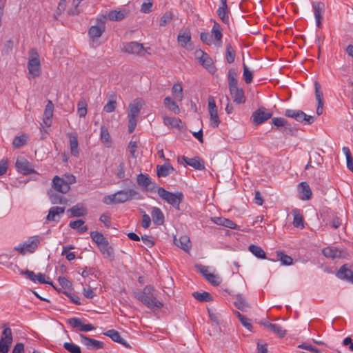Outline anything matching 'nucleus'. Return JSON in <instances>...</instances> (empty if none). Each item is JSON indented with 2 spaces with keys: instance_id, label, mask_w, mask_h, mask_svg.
Wrapping results in <instances>:
<instances>
[{
  "instance_id": "nucleus-32",
  "label": "nucleus",
  "mask_w": 353,
  "mask_h": 353,
  "mask_svg": "<svg viewBox=\"0 0 353 353\" xmlns=\"http://www.w3.org/2000/svg\"><path fill=\"white\" fill-rule=\"evenodd\" d=\"M292 213L294 216L293 219V225L295 228H304V222H303V217L302 214L301 213L300 210L298 209H294L292 211Z\"/></svg>"
},
{
  "instance_id": "nucleus-48",
  "label": "nucleus",
  "mask_w": 353,
  "mask_h": 353,
  "mask_svg": "<svg viewBox=\"0 0 353 353\" xmlns=\"http://www.w3.org/2000/svg\"><path fill=\"white\" fill-rule=\"evenodd\" d=\"M199 63L210 72L214 68L212 59L206 54L204 57L199 61Z\"/></svg>"
},
{
  "instance_id": "nucleus-38",
  "label": "nucleus",
  "mask_w": 353,
  "mask_h": 353,
  "mask_svg": "<svg viewBox=\"0 0 353 353\" xmlns=\"http://www.w3.org/2000/svg\"><path fill=\"white\" fill-rule=\"evenodd\" d=\"M234 305L239 310L243 312H245L250 307L249 304L241 294L236 296Z\"/></svg>"
},
{
  "instance_id": "nucleus-8",
  "label": "nucleus",
  "mask_w": 353,
  "mask_h": 353,
  "mask_svg": "<svg viewBox=\"0 0 353 353\" xmlns=\"http://www.w3.org/2000/svg\"><path fill=\"white\" fill-rule=\"evenodd\" d=\"M272 116V111L267 110L264 107H261L252 113L251 119L254 125H258L270 119Z\"/></svg>"
},
{
  "instance_id": "nucleus-33",
  "label": "nucleus",
  "mask_w": 353,
  "mask_h": 353,
  "mask_svg": "<svg viewBox=\"0 0 353 353\" xmlns=\"http://www.w3.org/2000/svg\"><path fill=\"white\" fill-rule=\"evenodd\" d=\"M99 248L105 257L109 259L110 261L114 259V249L110 245L108 241H107V245H101L99 246Z\"/></svg>"
},
{
  "instance_id": "nucleus-12",
  "label": "nucleus",
  "mask_w": 353,
  "mask_h": 353,
  "mask_svg": "<svg viewBox=\"0 0 353 353\" xmlns=\"http://www.w3.org/2000/svg\"><path fill=\"white\" fill-rule=\"evenodd\" d=\"M52 185L54 190L62 194H65L70 190V186L68 185L66 182H65V179L60 178L58 176H55L53 178Z\"/></svg>"
},
{
  "instance_id": "nucleus-57",
  "label": "nucleus",
  "mask_w": 353,
  "mask_h": 353,
  "mask_svg": "<svg viewBox=\"0 0 353 353\" xmlns=\"http://www.w3.org/2000/svg\"><path fill=\"white\" fill-rule=\"evenodd\" d=\"M271 327L272 328L270 329V330L273 332L274 334H277L279 337H284L285 336L287 332L280 325L273 324V325Z\"/></svg>"
},
{
  "instance_id": "nucleus-21",
  "label": "nucleus",
  "mask_w": 353,
  "mask_h": 353,
  "mask_svg": "<svg viewBox=\"0 0 353 353\" xmlns=\"http://www.w3.org/2000/svg\"><path fill=\"white\" fill-rule=\"evenodd\" d=\"M174 242L177 247L181 248L185 252H189L192 248L190 239L186 235L182 236L179 239L174 238Z\"/></svg>"
},
{
  "instance_id": "nucleus-23",
  "label": "nucleus",
  "mask_w": 353,
  "mask_h": 353,
  "mask_svg": "<svg viewBox=\"0 0 353 353\" xmlns=\"http://www.w3.org/2000/svg\"><path fill=\"white\" fill-rule=\"evenodd\" d=\"M104 334L109 336L113 341L119 343L127 348H131L130 345L120 335L119 332L114 330H108Z\"/></svg>"
},
{
  "instance_id": "nucleus-18",
  "label": "nucleus",
  "mask_w": 353,
  "mask_h": 353,
  "mask_svg": "<svg viewBox=\"0 0 353 353\" xmlns=\"http://www.w3.org/2000/svg\"><path fill=\"white\" fill-rule=\"evenodd\" d=\"M315 87V97L317 101V108H316V114L318 115H321L323 113V92L321 90V85L318 81L314 82Z\"/></svg>"
},
{
  "instance_id": "nucleus-62",
  "label": "nucleus",
  "mask_w": 353,
  "mask_h": 353,
  "mask_svg": "<svg viewBox=\"0 0 353 353\" xmlns=\"http://www.w3.org/2000/svg\"><path fill=\"white\" fill-rule=\"evenodd\" d=\"M141 212L143 213L141 225L143 228L147 229L151 224V219L143 210H141Z\"/></svg>"
},
{
  "instance_id": "nucleus-19",
  "label": "nucleus",
  "mask_w": 353,
  "mask_h": 353,
  "mask_svg": "<svg viewBox=\"0 0 353 353\" xmlns=\"http://www.w3.org/2000/svg\"><path fill=\"white\" fill-rule=\"evenodd\" d=\"M229 90L234 102L237 104H241L245 101L244 92L242 88L236 86L229 88Z\"/></svg>"
},
{
  "instance_id": "nucleus-58",
  "label": "nucleus",
  "mask_w": 353,
  "mask_h": 353,
  "mask_svg": "<svg viewBox=\"0 0 353 353\" xmlns=\"http://www.w3.org/2000/svg\"><path fill=\"white\" fill-rule=\"evenodd\" d=\"M115 174L120 179H123L125 177V163L123 161L119 163L116 169Z\"/></svg>"
},
{
  "instance_id": "nucleus-22",
  "label": "nucleus",
  "mask_w": 353,
  "mask_h": 353,
  "mask_svg": "<svg viewBox=\"0 0 353 353\" xmlns=\"http://www.w3.org/2000/svg\"><path fill=\"white\" fill-rule=\"evenodd\" d=\"M312 6L314 8V17L316 19V23L317 27H321V18L322 13L323 12L325 5L323 2H314L312 3Z\"/></svg>"
},
{
  "instance_id": "nucleus-60",
  "label": "nucleus",
  "mask_w": 353,
  "mask_h": 353,
  "mask_svg": "<svg viewBox=\"0 0 353 353\" xmlns=\"http://www.w3.org/2000/svg\"><path fill=\"white\" fill-rule=\"evenodd\" d=\"M172 19V13L170 12H166L161 17L159 25L161 26H165L168 23H169Z\"/></svg>"
},
{
  "instance_id": "nucleus-44",
  "label": "nucleus",
  "mask_w": 353,
  "mask_h": 353,
  "mask_svg": "<svg viewBox=\"0 0 353 353\" xmlns=\"http://www.w3.org/2000/svg\"><path fill=\"white\" fill-rule=\"evenodd\" d=\"M164 105L170 110L174 112L175 114H179V112H180V109L179 108V105L170 97H165L164 99Z\"/></svg>"
},
{
  "instance_id": "nucleus-59",
  "label": "nucleus",
  "mask_w": 353,
  "mask_h": 353,
  "mask_svg": "<svg viewBox=\"0 0 353 353\" xmlns=\"http://www.w3.org/2000/svg\"><path fill=\"white\" fill-rule=\"evenodd\" d=\"M243 80L247 84L250 83L252 81L253 75L252 72L249 70L245 64H243Z\"/></svg>"
},
{
  "instance_id": "nucleus-16",
  "label": "nucleus",
  "mask_w": 353,
  "mask_h": 353,
  "mask_svg": "<svg viewBox=\"0 0 353 353\" xmlns=\"http://www.w3.org/2000/svg\"><path fill=\"white\" fill-rule=\"evenodd\" d=\"M181 159L184 162L198 170H202L205 168L204 161L200 157H196L194 158H188L185 156H182Z\"/></svg>"
},
{
  "instance_id": "nucleus-26",
  "label": "nucleus",
  "mask_w": 353,
  "mask_h": 353,
  "mask_svg": "<svg viewBox=\"0 0 353 353\" xmlns=\"http://www.w3.org/2000/svg\"><path fill=\"white\" fill-rule=\"evenodd\" d=\"M177 41L182 47H186L191 41V33L190 30L188 28L181 30L177 37Z\"/></svg>"
},
{
  "instance_id": "nucleus-4",
  "label": "nucleus",
  "mask_w": 353,
  "mask_h": 353,
  "mask_svg": "<svg viewBox=\"0 0 353 353\" xmlns=\"http://www.w3.org/2000/svg\"><path fill=\"white\" fill-rule=\"evenodd\" d=\"M29 60L28 63V68L30 74L32 78L40 76L41 74V63L39 55L35 48H32L29 52Z\"/></svg>"
},
{
  "instance_id": "nucleus-56",
  "label": "nucleus",
  "mask_w": 353,
  "mask_h": 353,
  "mask_svg": "<svg viewBox=\"0 0 353 353\" xmlns=\"http://www.w3.org/2000/svg\"><path fill=\"white\" fill-rule=\"evenodd\" d=\"M63 347L70 353H81L80 347L72 343H65Z\"/></svg>"
},
{
  "instance_id": "nucleus-39",
  "label": "nucleus",
  "mask_w": 353,
  "mask_h": 353,
  "mask_svg": "<svg viewBox=\"0 0 353 353\" xmlns=\"http://www.w3.org/2000/svg\"><path fill=\"white\" fill-rule=\"evenodd\" d=\"M248 250L256 257L261 259H266V254L261 247L252 244L248 247Z\"/></svg>"
},
{
  "instance_id": "nucleus-61",
  "label": "nucleus",
  "mask_w": 353,
  "mask_h": 353,
  "mask_svg": "<svg viewBox=\"0 0 353 353\" xmlns=\"http://www.w3.org/2000/svg\"><path fill=\"white\" fill-rule=\"evenodd\" d=\"M26 143V137L25 136L16 137L13 141L12 145L14 148H19Z\"/></svg>"
},
{
  "instance_id": "nucleus-14",
  "label": "nucleus",
  "mask_w": 353,
  "mask_h": 353,
  "mask_svg": "<svg viewBox=\"0 0 353 353\" xmlns=\"http://www.w3.org/2000/svg\"><path fill=\"white\" fill-rule=\"evenodd\" d=\"M122 50L129 54H139L143 50V46L141 43L136 41L125 43Z\"/></svg>"
},
{
  "instance_id": "nucleus-1",
  "label": "nucleus",
  "mask_w": 353,
  "mask_h": 353,
  "mask_svg": "<svg viewBox=\"0 0 353 353\" xmlns=\"http://www.w3.org/2000/svg\"><path fill=\"white\" fill-rule=\"evenodd\" d=\"M140 193L134 189H124L119 190L114 194L105 196L103 202L105 204H119L123 203L133 199H141Z\"/></svg>"
},
{
  "instance_id": "nucleus-2",
  "label": "nucleus",
  "mask_w": 353,
  "mask_h": 353,
  "mask_svg": "<svg viewBox=\"0 0 353 353\" xmlns=\"http://www.w3.org/2000/svg\"><path fill=\"white\" fill-rule=\"evenodd\" d=\"M135 298L150 309H160L163 306L157 299L155 288L150 285H146L142 292L135 293Z\"/></svg>"
},
{
  "instance_id": "nucleus-46",
  "label": "nucleus",
  "mask_w": 353,
  "mask_h": 353,
  "mask_svg": "<svg viewBox=\"0 0 353 353\" xmlns=\"http://www.w3.org/2000/svg\"><path fill=\"white\" fill-rule=\"evenodd\" d=\"M236 52L231 44L228 43L225 47V59L228 63H232L234 61Z\"/></svg>"
},
{
  "instance_id": "nucleus-7",
  "label": "nucleus",
  "mask_w": 353,
  "mask_h": 353,
  "mask_svg": "<svg viewBox=\"0 0 353 353\" xmlns=\"http://www.w3.org/2000/svg\"><path fill=\"white\" fill-rule=\"evenodd\" d=\"M39 243V237L38 236H33L30 237L28 240L23 244L15 247L14 250L23 255L26 254L27 252L33 253L38 248Z\"/></svg>"
},
{
  "instance_id": "nucleus-49",
  "label": "nucleus",
  "mask_w": 353,
  "mask_h": 353,
  "mask_svg": "<svg viewBox=\"0 0 353 353\" xmlns=\"http://www.w3.org/2000/svg\"><path fill=\"white\" fill-rule=\"evenodd\" d=\"M100 137H101V141L107 145L108 146L110 145V143H111V137H110V135L108 132V130L107 129V128L104 125H102L101 127V134H100Z\"/></svg>"
},
{
  "instance_id": "nucleus-41",
  "label": "nucleus",
  "mask_w": 353,
  "mask_h": 353,
  "mask_svg": "<svg viewBox=\"0 0 353 353\" xmlns=\"http://www.w3.org/2000/svg\"><path fill=\"white\" fill-rule=\"evenodd\" d=\"M192 296L195 299L200 302H209L213 300L212 295L207 292H195L192 294Z\"/></svg>"
},
{
  "instance_id": "nucleus-51",
  "label": "nucleus",
  "mask_w": 353,
  "mask_h": 353,
  "mask_svg": "<svg viewBox=\"0 0 353 353\" xmlns=\"http://www.w3.org/2000/svg\"><path fill=\"white\" fill-rule=\"evenodd\" d=\"M323 255L327 258L335 259L340 256L339 252L337 249L331 248H325L323 250Z\"/></svg>"
},
{
  "instance_id": "nucleus-24",
  "label": "nucleus",
  "mask_w": 353,
  "mask_h": 353,
  "mask_svg": "<svg viewBox=\"0 0 353 353\" xmlns=\"http://www.w3.org/2000/svg\"><path fill=\"white\" fill-rule=\"evenodd\" d=\"M299 198L301 200H309L312 195V190L307 182L299 184Z\"/></svg>"
},
{
  "instance_id": "nucleus-20",
  "label": "nucleus",
  "mask_w": 353,
  "mask_h": 353,
  "mask_svg": "<svg viewBox=\"0 0 353 353\" xmlns=\"http://www.w3.org/2000/svg\"><path fill=\"white\" fill-rule=\"evenodd\" d=\"M65 212L64 207L54 206L52 207L48 212L46 219L48 221H59V215L63 214Z\"/></svg>"
},
{
  "instance_id": "nucleus-64",
  "label": "nucleus",
  "mask_w": 353,
  "mask_h": 353,
  "mask_svg": "<svg viewBox=\"0 0 353 353\" xmlns=\"http://www.w3.org/2000/svg\"><path fill=\"white\" fill-rule=\"evenodd\" d=\"M207 276L208 277L206 278V280L209 281L212 285L217 286L221 283V280L216 275L210 273Z\"/></svg>"
},
{
  "instance_id": "nucleus-47",
  "label": "nucleus",
  "mask_w": 353,
  "mask_h": 353,
  "mask_svg": "<svg viewBox=\"0 0 353 353\" xmlns=\"http://www.w3.org/2000/svg\"><path fill=\"white\" fill-rule=\"evenodd\" d=\"M163 123L165 125L170 126L171 128H179L181 121L176 117H165L163 118Z\"/></svg>"
},
{
  "instance_id": "nucleus-10",
  "label": "nucleus",
  "mask_w": 353,
  "mask_h": 353,
  "mask_svg": "<svg viewBox=\"0 0 353 353\" xmlns=\"http://www.w3.org/2000/svg\"><path fill=\"white\" fill-rule=\"evenodd\" d=\"M15 165L17 171L24 175H28L34 172L30 163L23 157L18 158Z\"/></svg>"
},
{
  "instance_id": "nucleus-50",
  "label": "nucleus",
  "mask_w": 353,
  "mask_h": 353,
  "mask_svg": "<svg viewBox=\"0 0 353 353\" xmlns=\"http://www.w3.org/2000/svg\"><path fill=\"white\" fill-rule=\"evenodd\" d=\"M48 194L49 199L52 204H65L67 202V199L57 193H48Z\"/></svg>"
},
{
  "instance_id": "nucleus-40",
  "label": "nucleus",
  "mask_w": 353,
  "mask_h": 353,
  "mask_svg": "<svg viewBox=\"0 0 353 353\" xmlns=\"http://www.w3.org/2000/svg\"><path fill=\"white\" fill-rule=\"evenodd\" d=\"M90 237L92 238V241L97 244L98 246H100L103 244L107 245L108 239L99 232H91Z\"/></svg>"
},
{
  "instance_id": "nucleus-34",
  "label": "nucleus",
  "mask_w": 353,
  "mask_h": 353,
  "mask_svg": "<svg viewBox=\"0 0 353 353\" xmlns=\"http://www.w3.org/2000/svg\"><path fill=\"white\" fill-rule=\"evenodd\" d=\"M211 32L216 41L219 43V46H220L222 41L223 34L221 26L218 22L214 21V26L212 28Z\"/></svg>"
},
{
  "instance_id": "nucleus-13",
  "label": "nucleus",
  "mask_w": 353,
  "mask_h": 353,
  "mask_svg": "<svg viewBox=\"0 0 353 353\" xmlns=\"http://www.w3.org/2000/svg\"><path fill=\"white\" fill-rule=\"evenodd\" d=\"M68 323L74 328H79L81 332H88L94 329L92 324H83L81 319L71 318L68 319Z\"/></svg>"
},
{
  "instance_id": "nucleus-6",
  "label": "nucleus",
  "mask_w": 353,
  "mask_h": 353,
  "mask_svg": "<svg viewBox=\"0 0 353 353\" xmlns=\"http://www.w3.org/2000/svg\"><path fill=\"white\" fill-rule=\"evenodd\" d=\"M106 19V16H102L100 18H97L96 20V24L90 28L88 30V35L90 40L94 41L105 32Z\"/></svg>"
},
{
  "instance_id": "nucleus-37",
  "label": "nucleus",
  "mask_w": 353,
  "mask_h": 353,
  "mask_svg": "<svg viewBox=\"0 0 353 353\" xmlns=\"http://www.w3.org/2000/svg\"><path fill=\"white\" fill-rule=\"evenodd\" d=\"M117 97L116 94L112 93L109 97V101L103 107V110L106 112H112L114 111L117 106Z\"/></svg>"
},
{
  "instance_id": "nucleus-63",
  "label": "nucleus",
  "mask_w": 353,
  "mask_h": 353,
  "mask_svg": "<svg viewBox=\"0 0 353 353\" xmlns=\"http://www.w3.org/2000/svg\"><path fill=\"white\" fill-rule=\"evenodd\" d=\"M312 157V164L316 166H321L323 163V157L320 155L319 153L315 152L313 153Z\"/></svg>"
},
{
  "instance_id": "nucleus-27",
  "label": "nucleus",
  "mask_w": 353,
  "mask_h": 353,
  "mask_svg": "<svg viewBox=\"0 0 353 353\" xmlns=\"http://www.w3.org/2000/svg\"><path fill=\"white\" fill-rule=\"evenodd\" d=\"M68 212H70L72 217H80L85 216L88 211L85 207L82 204L78 203L72 208L68 210Z\"/></svg>"
},
{
  "instance_id": "nucleus-29",
  "label": "nucleus",
  "mask_w": 353,
  "mask_h": 353,
  "mask_svg": "<svg viewBox=\"0 0 353 353\" xmlns=\"http://www.w3.org/2000/svg\"><path fill=\"white\" fill-rule=\"evenodd\" d=\"M137 183L139 186L145 190L146 188L150 186L152 184V181L150 176L148 174H139L137 176Z\"/></svg>"
},
{
  "instance_id": "nucleus-25",
  "label": "nucleus",
  "mask_w": 353,
  "mask_h": 353,
  "mask_svg": "<svg viewBox=\"0 0 353 353\" xmlns=\"http://www.w3.org/2000/svg\"><path fill=\"white\" fill-rule=\"evenodd\" d=\"M151 216L154 225H161L164 223V214L160 208L153 207L151 211Z\"/></svg>"
},
{
  "instance_id": "nucleus-52",
  "label": "nucleus",
  "mask_w": 353,
  "mask_h": 353,
  "mask_svg": "<svg viewBox=\"0 0 353 353\" xmlns=\"http://www.w3.org/2000/svg\"><path fill=\"white\" fill-rule=\"evenodd\" d=\"M297 131V129L292 128L290 125L288 124V123L286 125H285L283 128H281L280 130V132L283 134L285 137H287L288 136H296Z\"/></svg>"
},
{
  "instance_id": "nucleus-31",
  "label": "nucleus",
  "mask_w": 353,
  "mask_h": 353,
  "mask_svg": "<svg viewBox=\"0 0 353 353\" xmlns=\"http://www.w3.org/2000/svg\"><path fill=\"white\" fill-rule=\"evenodd\" d=\"M68 136L70 139V152L72 155L74 157H78L79 154V151L78 148V136L77 133L70 134Z\"/></svg>"
},
{
  "instance_id": "nucleus-5",
  "label": "nucleus",
  "mask_w": 353,
  "mask_h": 353,
  "mask_svg": "<svg viewBox=\"0 0 353 353\" xmlns=\"http://www.w3.org/2000/svg\"><path fill=\"white\" fill-rule=\"evenodd\" d=\"M141 104L139 101L134 100L132 103L129 105V112L128 114V132L132 133L137 126V117L139 116L141 109Z\"/></svg>"
},
{
  "instance_id": "nucleus-42",
  "label": "nucleus",
  "mask_w": 353,
  "mask_h": 353,
  "mask_svg": "<svg viewBox=\"0 0 353 353\" xmlns=\"http://www.w3.org/2000/svg\"><path fill=\"white\" fill-rule=\"evenodd\" d=\"M237 73L234 68H230L228 72V85L229 88L236 87L238 81H237Z\"/></svg>"
},
{
  "instance_id": "nucleus-11",
  "label": "nucleus",
  "mask_w": 353,
  "mask_h": 353,
  "mask_svg": "<svg viewBox=\"0 0 353 353\" xmlns=\"http://www.w3.org/2000/svg\"><path fill=\"white\" fill-rule=\"evenodd\" d=\"M81 343L90 350H99L104 347V343L101 341L86 336L81 334L79 335Z\"/></svg>"
},
{
  "instance_id": "nucleus-54",
  "label": "nucleus",
  "mask_w": 353,
  "mask_h": 353,
  "mask_svg": "<svg viewBox=\"0 0 353 353\" xmlns=\"http://www.w3.org/2000/svg\"><path fill=\"white\" fill-rule=\"evenodd\" d=\"M272 123L275 128L280 131L281 128H283L287 125L288 121L284 118L274 117L272 119Z\"/></svg>"
},
{
  "instance_id": "nucleus-55",
  "label": "nucleus",
  "mask_w": 353,
  "mask_h": 353,
  "mask_svg": "<svg viewBox=\"0 0 353 353\" xmlns=\"http://www.w3.org/2000/svg\"><path fill=\"white\" fill-rule=\"evenodd\" d=\"M210 113V125L211 127H212L213 128H218L220 123H221V121L219 118V115H218V111H216V112H209Z\"/></svg>"
},
{
  "instance_id": "nucleus-30",
  "label": "nucleus",
  "mask_w": 353,
  "mask_h": 353,
  "mask_svg": "<svg viewBox=\"0 0 353 353\" xmlns=\"http://www.w3.org/2000/svg\"><path fill=\"white\" fill-rule=\"evenodd\" d=\"M174 170V169L170 163H164L157 167V174L159 177H166Z\"/></svg>"
},
{
  "instance_id": "nucleus-28",
  "label": "nucleus",
  "mask_w": 353,
  "mask_h": 353,
  "mask_svg": "<svg viewBox=\"0 0 353 353\" xmlns=\"http://www.w3.org/2000/svg\"><path fill=\"white\" fill-rule=\"evenodd\" d=\"M214 223L219 225H223L231 229H239V226L232 220L223 217L212 218Z\"/></svg>"
},
{
  "instance_id": "nucleus-53",
  "label": "nucleus",
  "mask_w": 353,
  "mask_h": 353,
  "mask_svg": "<svg viewBox=\"0 0 353 353\" xmlns=\"http://www.w3.org/2000/svg\"><path fill=\"white\" fill-rule=\"evenodd\" d=\"M172 92L175 98L178 99L179 101H181L183 98V88L179 83L174 84L172 89Z\"/></svg>"
},
{
  "instance_id": "nucleus-15",
  "label": "nucleus",
  "mask_w": 353,
  "mask_h": 353,
  "mask_svg": "<svg viewBox=\"0 0 353 353\" xmlns=\"http://www.w3.org/2000/svg\"><path fill=\"white\" fill-rule=\"evenodd\" d=\"M336 276L341 280H345L353 284V272L347 268V264H344L340 268Z\"/></svg>"
},
{
  "instance_id": "nucleus-43",
  "label": "nucleus",
  "mask_w": 353,
  "mask_h": 353,
  "mask_svg": "<svg viewBox=\"0 0 353 353\" xmlns=\"http://www.w3.org/2000/svg\"><path fill=\"white\" fill-rule=\"evenodd\" d=\"M277 259L279 260L283 265H290L293 263V259L290 256L285 254L283 252H276Z\"/></svg>"
},
{
  "instance_id": "nucleus-3",
  "label": "nucleus",
  "mask_w": 353,
  "mask_h": 353,
  "mask_svg": "<svg viewBox=\"0 0 353 353\" xmlns=\"http://www.w3.org/2000/svg\"><path fill=\"white\" fill-rule=\"evenodd\" d=\"M159 196L160 198L172 205L177 210H180V204L184 199V195L181 192H171L165 188L159 189Z\"/></svg>"
},
{
  "instance_id": "nucleus-9",
  "label": "nucleus",
  "mask_w": 353,
  "mask_h": 353,
  "mask_svg": "<svg viewBox=\"0 0 353 353\" xmlns=\"http://www.w3.org/2000/svg\"><path fill=\"white\" fill-rule=\"evenodd\" d=\"M285 116L294 119L298 122L305 121L307 124H312L314 119L313 117L307 115L301 110H294L288 109L285 112Z\"/></svg>"
},
{
  "instance_id": "nucleus-45",
  "label": "nucleus",
  "mask_w": 353,
  "mask_h": 353,
  "mask_svg": "<svg viewBox=\"0 0 353 353\" xmlns=\"http://www.w3.org/2000/svg\"><path fill=\"white\" fill-rule=\"evenodd\" d=\"M3 343L10 346L12 342V330L10 327H4L3 332L1 340Z\"/></svg>"
},
{
  "instance_id": "nucleus-17",
  "label": "nucleus",
  "mask_w": 353,
  "mask_h": 353,
  "mask_svg": "<svg viewBox=\"0 0 353 353\" xmlns=\"http://www.w3.org/2000/svg\"><path fill=\"white\" fill-rule=\"evenodd\" d=\"M54 104L52 101L48 100L46 105L43 123L46 127H50L52 125V117L53 116Z\"/></svg>"
},
{
  "instance_id": "nucleus-36",
  "label": "nucleus",
  "mask_w": 353,
  "mask_h": 353,
  "mask_svg": "<svg viewBox=\"0 0 353 353\" xmlns=\"http://www.w3.org/2000/svg\"><path fill=\"white\" fill-rule=\"evenodd\" d=\"M217 15L225 24H229L230 22V10L228 7H219L217 10Z\"/></svg>"
},
{
  "instance_id": "nucleus-35",
  "label": "nucleus",
  "mask_w": 353,
  "mask_h": 353,
  "mask_svg": "<svg viewBox=\"0 0 353 353\" xmlns=\"http://www.w3.org/2000/svg\"><path fill=\"white\" fill-rule=\"evenodd\" d=\"M127 14L125 10H112L108 13V18L110 21H119L123 19Z\"/></svg>"
}]
</instances>
